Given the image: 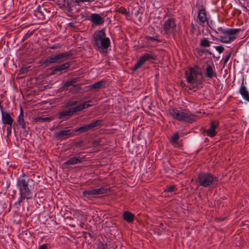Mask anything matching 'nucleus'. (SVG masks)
<instances>
[{
  "label": "nucleus",
  "instance_id": "obj_1",
  "mask_svg": "<svg viewBox=\"0 0 249 249\" xmlns=\"http://www.w3.org/2000/svg\"><path fill=\"white\" fill-rule=\"evenodd\" d=\"M34 185V180L24 174L18 178L17 187L19 190L20 196L18 201L19 204L25 199L32 198Z\"/></svg>",
  "mask_w": 249,
  "mask_h": 249
},
{
  "label": "nucleus",
  "instance_id": "obj_2",
  "mask_svg": "<svg viewBox=\"0 0 249 249\" xmlns=\"http://www.w3.org/2000/svg\"><path fill=\"white\" fill-rule=\"evenodd\" d=\"M169 114L173 119L179 121L188 123H192L198 119V117L191 112L188 109H178L172 107L169 109Z\"/></svg>",
  "mask_w": 249,
  "mask_h": 249
},
{
  "label": "nucleus",
  "instance_id": "obj_3",
  "mask_svg": "<svg viewBox=\"0 0 249 249\" xmlns=\"http://www.w3.org/2000/svg\"><path fill=\"white\" fill-rule=\"evenodd\" d=\"M93 39L95 46L99 51L107 50L110 45V40L107 36L104 29L95 31L93 36Z\"/></svg>",
  "mask_w": 249,
  "mask_h": 249
},
{
  "label": "nucleus",
  "instance_id": "obj_4",
  "mask_svg": "<svg viewBox=\"0 0 249 249\" xmlns=\"http://www.w3.org/2000/svg\"><path fill=\"white\" fill-rule=\"evenodd\" d=\"M218 178L211 173L202 172L199 173L196 179L199 185L203 187H208L217 184Z\"/></svg>",
  "mask_w": 249,
  "mask_h": 249
},
{
  "label": "nucleus",
  "instance_id": "obj_5",
  "mask_svg": "<svg viewBox=\"0 0 249 249\" xmlns=\"http://www.w3.org/2000/svg\"><path fill=\"white\" fill-rule=\"evenodd\" d=\"M70 55L67 53H60L46 59L43 61L42 64L47 67L52 63H59L66 60Z\"/></svg>",
  "mask_w": 249,
  "mask_h": 249
},
{
  "label": "nucleus",
  "instance_id": "obj_6",
  "mask_svg": "<svg viewBox=\"0 0 249 249\" xmlns=\"http://www.w3.org/2000/svg\"><path fill=\"white\" fill-rule=\"evenodd\" d=\"M108 190L105 187H102L98 189L91 188L83 192V196L85 198L91 199L96 196L107 193Z\"/></svg>",
  "mask_w": 249,
  "mask_h": 249
},
{
  "label": "nucleus",
  "instance_id": "obj_7",
  "mask_svg": "<svg viewBox=\"0 0 249 249\" xmlns=\"http://www.w3.org/2000/svg\"><path fill=\"white\" fill-rule=\"evenodd\" d=\"M177 25L174 18H169L165 21L163 24V29L165 34L170 35L174 34L176 29Z\"/></svg>",
  "mask_w": 249,
  "mask_h": 249
},
{
  "label": "nucleus",
  "instance_id": "obj_8",
  "mask_svg": "<svg viewBox=\"0 0 249 249\" xmlns=\"http://www.w3.org/2000/svg\"><path fill=\"white\" fill-rule=\"evenodd\" d=\"M156 57L152 53H145L142 55L133 69L135 71L140 68L145 62L150 60H155Z\"/></svg>",
  "mask_w": 249,
  "mask_h": 249
},
{
  "label": "nucleus",
  "instance_id": "obj_9",
  "mask_svg": "<svg viewBox=\"0 0 249 249\" xmlns=\"http://www.w3.org/2000/svg\"><path fill=\"white\" fill-rule=\"evenodd\" d=\"M198 74V67L190 68L189 71H186L185 73L187 81L189 83H195L196 81V77Z\"/></svg>",
  "mask_w": 249,
  "mask_h": 249
},
{
  "label": "nucleus",
  "instance_id": "obj_10",
  "mask_svg": "<svg viewBox=\"0 0 249 249\" xmlns=\"http://www.w3.org/2000/svg\"><path fill=\"white\" fill-rule=\"evenodd\" d=\"M197 19L199 24L202 26H204L206 23H208L206 11L203 6H201L198 9Z\"/></svg>",
  "mask_w": 249,
  "mask_h": 249
},
{
  "label": "nucleus",
  "instance_id": "obj_11",
  "mask_svg": "<svg viewBox=\"0 0 249 249\" xmlns=\"http://www.w3.org/2000/svg\"><path fill=\"white\" fill-rule=\"evenodd\" d=\"M101 123V121L97 120L89 124H85L75 129V132H79L81 133L86 132L93 128L99 126Z\"/></svg>",
  "mask_w": 249,
  "mask_h": 249
},
{
  "label": "nucleus",
  "instance_id": "obj_12",
  "mask_svg": "<svg viewBox=\"0 0 249 249\" xmlns=\"http://www.w3.org/2000/svg\"><path fill=\"white\" fill-rule=\"evenodd\" d=\"M88 19L97 26L103 24L105 22L104 18L101 14L92 13L89 17Z\"/></svg>",
  "mask_w": 249,
  "mask_h": 249
},
{
  "label": "nucleus",
  "instance_id": "obj_13",
  "mask_svg": "<svg viewBox=\"0 0 249 249\" xmlns=\"http://www.w3.org/2000/svg\"><path fill=\"white\" fill-rule=\"evenodd\" d=\"M1 121L2 124L5 125H12L14 122V119L11 114L3 110L1 111Z\"/></svg>",
  "mask_w": 249,
  "mask_h": 249
},
{
  "label": "nucleus",
  "instance_id": "obj_14",
  "mask_svg": "<svg viewBox=\"0 0 249 249\" xmlns=\"http://www.w3.org/2000/svg\"><path fill=\"white\" fill-rule=\"evenodd\" d=\"M218 125V122L216 121L211 122L210 128L205 131L207 135L210 137H213L215 136L217 134L215 129Z\"/></svg>",
  "mask_w": 249,
  "mask_h": 249
},
{
  "label": "nucleus",
  "instance_id": "obj_15",
  "mask_svg": "<svg viewBox=\"0 0 249 249\" xmlns=\"http://www.w3.org/2000/svg\"><path fill=\"white\" fill-rule=\"evenodd\" d=\"M72 132V131L69 129V127H66L65 129L55 133L54 136L56 139H64L69 137Z\"/></svg>",
  "mask_w": 249,
  "mask_h": 249
},
{
  "label": "nucleus",
  "instance_id": "obj_16",
  "mask_svg": "<svg viewBox=\"0 0 249 249\" xmlns=\"http://www.w3.org/2000/svg\"><path fill=\"white\" fill-rule=\"evenodd\" d=\"M236 34L237 33H232V35L221 36H220V40L224 43H229L236 38Z\"/></svg>",
  "mask_w": 249,
  "mask_h": 249
},
{
  "label": "nucleus",
  "instance_id": "obj_17",
  "mask_svg": "<svg viewBox=\"0 0 249 249\" xmlns=\"http://www.w3.org/2000/svg\"><path fill=\"white\" fill-rule=\"evenodd\" d=\"M70 67V63H65L61 65L56 66L53 68L52 74H54L57 71L63 72L68 69Z\"/></svg>",
  "mask_w": 249,
  "mask_h": 249
},
{
  "label": "nucleus",
  "instance_id": "obj_18",
  "mask_svg": "<svg viewBox=\"0 0 249 249\" xmlns=\"http://www.w3.org/2000/svg\"><path fill=\"white\" fill-rule=\"evenodd\" d=\"M206 76L209 78H212L213 77L216 76V73L214 70V66L213 64L212 65H208L206 68L205 72Z\"/></svg>",
  "mask_w": 249,
  "mask_h": 249
},
{
  "label": "nucleus",
  "instance_id": "obj_19",
  "mask_svg": "<svg viewBox=\"0 0 249 249\" xmlns=\"http://www.w3.org/2000/svg\"><path fill=\"white\" fill-rule=\"evenodd\" d=\"M239 92L242 95L243 98L249 102V92L247 88L244 86V80H242L241 86L239 89Z\"/></svg>",
  "mask_w": 249,
  "mask_h": 249
},
{
  "label": "nucleus",
  "instance_id": "obj_20",
  "mask_svg": "<svg viewBox=\"0 0 249 249\" xmlns=\"http://www.w3.org/2000/svg\"><path fill=\"white\" fill-rule=\"evenodd\" d=\"M83 158L80 157H73L65 161L64 165H74L83 161Z\"/></svg>",
  "mask_w": 249,
  "mask_h": 249
},
{
  "label": "nucleus",
  "instance_id": "obj_21",
  "mask_svg": "<svg viewBox=\"0 0 249 249\" xmlns=\"http://www.w3.org/2000/svg\"><path fill=\"white\" fill-rule=\"evenodd\" d=\"M74 113L73 108H71L67 110H64L59 112L58 114V118L59 119H63L66 117L71 116Z\"/></svg>",
  "mask_w": 249,
  "mask_h": 249
},
{
  "label": "nucleus",
  "instance_id": "obj_22",
  "mask_svg": "<svg viewBox=\"0 0 249 249\" xmlns=\"http://www.w3.org/2000/svg\"><path fill=\"white\" fill-rule=\"evenodd\" d=\"M123 217L125 221L131 223L134 220L135 215L131 212L125 211L124 213Z\"/></svg>",
  "mask_w": 249,
  "mask_h": 249
},
{
  "label": "nucleus",
  "instance_id": "obj_23",
  "mask_svg": "<svg viewBox=\"0 0 249 249\" xmlns=\"http://www.w3.org/2000/svg\"><path fill=\"white\" fill-rule=\"evenodd\" d=\"M218 30L223 34V36L232 35V33H237L238 32V29H223L221 28H219Z\"/></svg>",
  "mask_w": 249,
  "mask_h": 249
},
{
  "label": "nucleus",
  "instance_id": "obj_24",
  "mask_svg": "<svg viewBox=\"0 0 249 249\" xmlns=\"http://www.w3.org/2000/svg\"><path fill=\"white\" fill-rule=\"evenodd\" d=\"M53 120L52 117H45V116H41L37 117L34 118V121L36 122H49Z\"/></svg>",
  "mask_w": 249,
  "mask_h": 249
},
{
  "label": "nucleus",
  "instance_id": "obj_25",
  "mask_svg": "<svg viewBox=\"0 0 249 249\" xmlns=\"http://www.w3.org/2000/svg\"><path fill=\"white\" fill-rule=\"evenodd\" d=\"M18 124L21 126V127L23 129H26L27 123L24 121L23 114L22 110L21 111L20 114L18 116Z\"/></svg>",
  "mask_w": 249,
  "mask_h": 249
},
{
  "label": "nucleus",
  "instance_id": "obj_26",
  "mask_svg": "<svg viewBox=\"0 0 249 249\" xmlns=\"http://www.w3.org/2000/svg\"><path fill=\"white\" fill-rule=\"evenodd\" d=\"M105 81L103 80H101L99 82L95 83L89 86V88L90 89H99L103 87H104L105 85Z\"/></svg>",
  "mask_w": 249,
  "mask_h": 249
},
{
  "label": "nucleus",
  "instance_id": "obj_27",
  "mask_svg": "<svg viewBox=\"0 0 249 249\" xmlns=\"http://www.w3.org/2000/svg\"><path fill=\"white\" fill-rule=\"evenodd\" d=\"M78 81V79L77 78H75L72 79L71 80L66 81L63 85L64 88H68L70 86H75L76 83Z\"/></svg>",
  "mask_w": 249,
  "mask_h": 249
},
{
  "label": "nucleus",
  "instance_id": "obj_28",
  "mask_svg": "<svg viewBox=\"0 0 249 249\" xmlns=\"http://www.w3.org/2000/svg\"><path fill=\"white\" fill-rule=\"evenodd\" d=\"M211 43L207 38H204L200 40L199 45L201 47H208L210 46Z\"/></svg>",
  "mask_w": 249,
  "mask_h": 249
},
{
  "label": "nucleus",
  "instance_id": "obj_29",
  "mask_svg": "<svg viewBox=\"0 0 249 249\" xmlns=\"http://www.w3.org/2000/svg\"><path fill=\"white\" fill-rule=\"evenodd\" d=\"M179 137L178 133L175 134L171 138V142L175 146H178V140Z\"/></svg>",
  "mask_w": 249,
  "mask_h": 249
},
{
  "label": "nucleus",
  "instance_id": "obj_30",
  "mask_svg": "<svg viewBox=\"0 0 249 249\" xmlns=\"http://www.w3.org/2000/svg\"><path fill=\"white\" fill-rule=\"evenodd\" d=\"M84 109H85V107L84 103L81 104L73 107V109L74 111V113H75L76 112L81 111L84 110Z\"/></svg>",
  "mask_w": 249,
  "mask_h": 249
},
{
  "label": "nucleus",
  "instance_id": "obj_31",
  "mask_svg": "<svg viewBox=\"0 0 249 249\" xmlns=\"http://www.w3.org/2000/svg\"><path fill=\"white\" fill-rule=\"evenodd\" d=\"M97 249H108L107 243L104 242H99L97 245Z\"/></svg>",
  "mask_w": 249,
  "mask_h": 249
},
{
  "label": "nucleus",
  "instance_id": "obj_32",
  "mask_svg": "<svg viewBox=\"0 0 249 249\" xmlns=\"http://www.w3.org/2000/svg\"><path fill=\"white\" fill-rule=\"evenodd\" d=\"M176 190L177 188L175 185H171L167 187L165 190V192L172 193L175 191Z\"/></svg>",
  "mask_w": 249,
  "mask_h": 249
},
{
  "label": "nucleus",
  "instance_id": "obj_33",
  "mask_svg": "<svg viewBox=\"0 0 249 249\" xmlns=\"http://www.w3.org/2000/svg\"><path fill=\"white\" fill-rule=\"evenodd\" d=\"M77 103V101H70L66 103L65 106L68 107L76 105Z\"/></svg>",
  "mask_w": 249,
  "mask_h": 249
},
{
  "label": "nucleus",
  "instance_id": "obj_34",
  "mask_svg": "<svg viewBox=\"0 0 249 249\" xmlns=\"http://www.w3.org/2000/svg\"><path fill=\"white\" fill-rule=\"evenodd\" d=\"M118 11L119 13L127 15L128 14V12L127 9L123 7H121L119 9Z\"/></svg>",
  "mask_w": 249,
  "mask_h": 249
},
{
  "label": "nucleus",
  "instance_id": "obj_35",
  "mask_svg": "<svg viewBox=\"0 0 249 249\" xmlns=\"http://www.w3.org/2000/svg\"><path fill=\"white\" fill-rule=\"evenodd\" d=\"M214 48L219 53H221L224 50V47L222 46H214Z\"/></svg>",
  "mask_w": 249,
  "mask_h": 249
},
{
  "label": "nucleus",
  "instance_id": "obj_36",
  "mask_svg": "<svg viewBox=\"0 0 249 249\" xmlns=\"http://www.w3.org/2000/svg\"><path fill=\"white\" fill-rule=\"evenodd\" d=\"M191 32L193 33L198 32V30L197 26L194 25L193 23H192V25H191Z\"/></svg>",
  "mask_w": 249,
  "mask_h": 249
},
{
  "label": "nucleus",
  "instance_id": "obj_37",
  "mask_svg": "<svg viewBox=\"0 0 249 249\" xmlns=\"http://www.w3.org/2000/svg\"><path fill=\"white\" fill-rule=\"evenodd\" d=\"M61 46H62L61 44H59V43H56V44H54L53 45L51 46L50 47V48L51 49L54 50V49H57L60 48L61 47Z\"/></svg>",
  "mask_w": 249,
  "mask_h": 249
},
{
  "label": "nucleus",
  "instance_id": "obj_38",
  "mask_svg": "<svg viewBox=\"0 0 249 249\" xmlns=\"http://www.w3.org/2000/svg\"><path fill=\"white\" fill-rule=\"evenodd\" d=\"M8 135H10L12 133V125H8L6 129Z\"/></svg>",
  "mask_w": 249,
  "mask_h": 249
},
{
  "label": "nucleus",
  "instance_id": "obj_39",
  "mask_svg": "<svg viewBox=\"0 0 249 249\" xmlns=\"http://www.w3.org/2000/svg\"><path fill=\"white\" fill-rule=\"evenodd\" d=\"M90 101H88L84 103L85 108H88L92 106V105L90 104Z\"/></svg>",
  "mask_w": 249,
  "mask_h": 249
},
{
  "label": "nucleus",
  "instance_id": "obj_40",
  "mask_svg": "<svg viewBox=\"0 0 249 249\" xmlns=\"http://www.w3.org/2000/svg\"><path fill=\"white\" fill-rule=\"evenodd\" d=\"M101 140H97L93 141L92 144L94 145H97L99 144V143L100 142Z\"/></svg>",
  "mask_w": 249,
  "mask_h": 249
},
{
  "label": "nucleus",
  "instance_id": "obj_41",
  "mask_svg": "<svg viewBox=\"0 0 249 249\" xmlns=\"http://www.w3.org/2000/svg\"><path fill=\"white\" fill-rule=\"evenodd\" d=\"M38 249H47V244H44L41 245Z\"/></svg>",
  "mask_w": 249,
  "mask_h": 249
},
{
  "label": "nucleus",
  "instance_id": "obj_42",
  "mask_svg": "<svg viewBox=\"0 0 249 249\" xmlns=\"http://www.w3.org/2000/svg\"><path fill=\"white\" fill-rule=\"evenodd\" d=\"M231 57V54H228V55H226L225 56L224 62L225 63H226L229 60L230 58Z\"/></svg>",
  "mask_w": 249,
  "mask_h": 249
},
{
  "label": "nucleus",
  "instance_id": "obj_43",
  "mask_svg": "<svg viewBox=\"0 0 249 249\" xmlns=\"http://www.w3.org/2000/svg\"><path fill=\"white\" fill-rule=\"evenodd\" d=\"M147 38H148V39H150V40H152V41H153V40H156V41H159V42H160V40H159V39H156V38H155L154 37H153V36H152H152H148V37H147Z\"/></svg>",
  "mask_w": 249,
  "mask_h": 249
},
{
  "label": "nucleus",
  "instance_id": "obj_44",
  "mask_svg": "<svg viewBox=\"0 0 249 249\" xmlns=\"http://www.w3.org/2000/svg\"><path fill=\"white\" fill-rule=\"evenodd\" d=\"M73 1L77 3H79L80 2H84V0H73Z\"/></svg>",
  "mask_w": 249,
  "mask_h": 249
},
{
  "label": "nucleus",
  "instance_id": "obj_45",
  "mask_svg": "<svg viewBox=\"0 0 249 249\" xmlns=\"http://www.w3.org/2000/svg\"><path fill=\"white\" fill-rule=\"evenodd\" d=\"M80 227L82 228H84V226L85 225V224L83 222H81L80 224Z\"/></svg>",
  "mask_w": 249,
  "mask_h": 249
},
{
  "label": "nucleus",
  "instance_id": "obj_46",
  "mask_svg": "<svg viewBox=\"0 0 249 249\" xmlns=\"http://www.w3.org/2000/svg\"><path fill=\"white\" fill-rule=\"evenodd\" d=\"M84 2H89V0H84Z\"/></svg>",
  "mask_w": 249,
  "mask_h": 249
},
{
  "label": "nucleus",
  "instance_id": "obj_47",
  "mask_svg": "<svg viewBox=\"0 0 249 249\" xmlns=\"http://www.w3.org/2000/svg\"><path fill=\"white\" fill-rule=\"evenodd\" d=\"M94 0H89V2H93Z\"/></svg>",
  "mask_w": 249,
  "mask_h": 249
},
{
  "label": "nucleus",
  "instance_id": "obj_48",
  "mask_svg": "<svg viewBox=\"0 0 249 249\" xmlns=\"http://www.w3.org/2000/svg\"><path fill=\"white\" fill-rule=\"evenodd\" d=\"M71 226L72 227H75V226H74V225H71Z\"/></svg>",
  "mask_w": 249,
  "mask_h": 249
},
{
  "label": "nucleus",
  "instance_id": "obj_49",
  "mask_svg": "<svg viewBox=\"0 0 249 249\" xmlns=\"http://www.w3.org/2000/svg\"><path fill=\"white\" fill-rule=\"evenodd\" d=\"M51 41H52V42H53L54 41V40H52Z\"/></svg>",
  "mask_w": 249,
  "mask_h": 249
}]
</instances>
